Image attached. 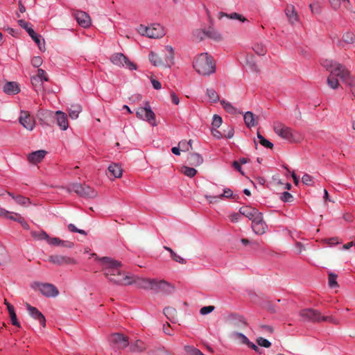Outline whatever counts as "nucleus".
<instances>
[{
    "instance_id": "nucleus-1",
    "label": "nucleus",
    "mask_w": 355,
    "mask_h": 355,
    "mask_svg": "<svg viewBox=\"0 0 355 355\" xmlns=\"http://www.w3.org/2000/svg\"><path fill=\"white\" fill-rule=\"evenodd\" d=\"M193 66L196 72L202 76H209L216 69L213 58L207 53L198 55L195 58Z\"/></svg>"
},
{
    "instance_id": "nucleus-2",
    "label": "nucleus",
    "mask_w": 355,
    "mask_h": 355,
    "mask_svg": "<svg viewBox=\"0 0 355 355\" xmlns=\"http://www.w3.org/2000/svg\"><path fill=\"white\" fill-rule=\"evenodd\" d=\"M302 321L311 322H329L333 324H338L337 320L332 316H323L320 311L313 309H304L299 312Z\"/></svg>"
},
{
    "instance_id": "nucleus-3",
    "label": "nucleus",
    "mask_w": 355,
    "mask_h": 355,
    "mask_svg": "<svg viewBox=\"0 0 355 355\" xmlns=\"http://www.w3.org/2000/svg\"><path fill=\"white\" fill-rule=\"evenodd\" d=\"M101 262L103 268L104 275L107 279H110V277L114 276V275L121 272V263L119 261H115L110 257H103L98 259Z\"/></svg>"
},
{
    "instance_id": "nucleus-4",
    "label": "nucleus",
    "mask_w": 355,
    "mask_h": 355,
    "mask_svg": "<svg viewBox=\"0 0 355 355\" xmlns=\"http://www.w3.org/2000/svg\"><path fill=\"white\" fill-rule=\"evenodd\" d=\"M137 31L140 35H146L150 38H160L165 35L164 28L159 24H152L149 26L141 24Z\"/></svg>"
},
{
    "instance_id": "nucleus-5",
    "label": "nucleus",
    "mask_w": 355,
    "mask_h": 355,
    "mask_svg": "<svg viewBox=\"0 0 355 355\" xmlns=\"http://www.w3.org/2000/svg\"><path fill=\"white\" fill-rule=\"evenodd\" d=\"M273 130L276 135L289 142L297 141L293 130L280 122H275Z\"/></svg>"
},
{
    "instance_id": "nucleus-6",
    "label": "nucleus",
    "mask_w": 355,
    "mask_h": 355,
    "mask_svg": "<svg viewBox=\"0 0 355 355\" xmlns=\"http://www.w3.org/2000/svg\"><path fill=\"white\" fill-rule=\"evenodd\" d=\"M31 286L47 297H56L59 294L58 288L51 284L34 282Z\"/></svg>"
},
{
    "instance_id": "nucleus-7",
    "label": "nucleus",
    "mask_w": 355,
    "mask_h": 355,
    "mask_svg": "<svg viewBox=\"0 0 355 355\" xmlns=\"http://www.w3.org/2000/svg\"><path fill=\"white\" fill-rule=\"evenodd\" d=\"M136 116L138 119L147 121L150 125H156L155 114L151 110L148 102L146 103L144 107H139L136 111Z\"/></svg>"
},
{
    "instance_id": "nucleus-8",
    "label": "nucleus",
    "mask_w": 355,
    "mask_h": 355,
    "mask_svg": "<svg viewBox=\"0 0 355 355\" xmlns=\"http://www.w3.org/2000/svg\"><path fill=\"white\" fill-rule=\"evenodd\" d=\"M69 191H74L80 197L83 198H94L96 196V192L90 187L85 184H72L69 189Z\"/></svg>"
},
{
    "instance_id": "nucleus-9",
    "label": "nucleus",
    "mask_w": 355,
    "mask_h": 355,
    "mask_svg": "<svg viewBox=\"0 0 355 355\" xmlns=\"http://www.w3.org/2000/svg\"><path fill=\"white\" fill-rule=\"evenodd\" d=\"M110 61L114 64L119 67H125L130 70L136 69V64L129 60L128 58L121 53H116L112 55Z\"/></svg>"
},
{
    "instance_id": "nucleus-10",
    "label": "nucleus",
    "mask_w": 355,
    "mask_h": 355,
    "mask_svg": "<svg viewBox=\"0 0 355 355\" xmlns=\"http://www.w3.org/2000/svg\"><path fill=\"white\" fill-rule=\"evenodd\" d=\"M132 275H129L128 274L121 271L117 274L116 273L114 276L110 277V279H108V281L116 285L128 286L132 284Z\"/></svg>"
},
{
    "instance_id": "nucleus-11",
    "label": "nucleus",
    "mask_w": 355,
    "mask_h": 355,
    "mask_svg": "<svg viewBox=\"0 0 355 355\" xmlns=\"http://www.w3.org/2000/svg\"><path fill=\"white\" fill-rule=\"evenodd\" d=\"M48 261L58 266L73 265L76 263V261L73 258L62 254L51 255L49 257Z\"/></svg>"
},
{
    "instance_id": "nucleus-12",
    "label": "nucleus",
    "mask_w": 355,
    "mask_h": 355,
    "mask_svg": "<svg viewBox=\"0 0 355 355\" xmlns=\"http://www.w3.org/2000/svg\"><path fill=\"white\" fill-rule=\"evenodd\" d=\"M330 74L335 77H339L341 80L347 82L349 80L350 75L349 71L345 68V67L340 63L334 64V68L331 69Z\"/></svg>"
},
{
    "instance_id": "nucleus-13",
    "label": "nucleus",
    "mask_w": 355,
    "mask_h": 355,
    "mask_svg": "<svg viewBox=\"0 0 355 355\" xmlns=\"http://www.w3.org/2000/svg\"><path fill=\"white\" fill-rule=\"evenodd\" d=\"M153 291L155 292H162L166 294H171L174 291V287L164 280L154 279Z\"/></svg>"
},
{
    "instance_id": "nucleus-14",
    "label": "nucleus",
    "mask_w": 355,
    "mask_h": 355,
    "mask_svg": "<svg viewBox=\"0 0 355 355\" xmlns=\"http://www.w3.org/2000/svg\"><path fill=\"white\" fill-rule=\"evenodd\" d=\"M252 228L255 234L259 235L263 234L266 232L268 226L263 220L262 213L259 214L252 222Z\"/></svg>"
},
{
    "instance_id": "nucleus-15",
    "label": "nucleus",
    "mask_w": 355,
    "mask_h": 355,
    "mask_svg": "<svg viewBox=\"0 0 355 355\" xmlns=\"http://www.w3.org/2000/svg\"><path fill=\"white\" fill-rule=\"evenodd\" d=\"M73 16L78 24L83 28H89L92 24V20L89 15L81 10L74 12Z\"/></svg>"
},
{
    "instance_id": "nucleus-16",
    "label": "nucleus",
    "mask_w": 355,
    "mask_h": 355,
    "mask_svg": "<svg viewBox=\"0 0 355 355\" xmlns=\"http://www.w3.org/2000/svg\"><path fill=\"white\" fill-rule=\"evenodd\" d=\"M110 341L119 349H124L129 345L128 338L121 334H114L111 335Z\"/></svg>"
},
{
    "instance_id": "nucleus-17",
    "label": "nucleus",
    "mask_w": 355,
    "mask_h": 355,
    "mask_svg": "<svg viewBox=\"0 0 355 355\" xmlns=\"http://www.w3.org/2000/svg\"><path fill=\"white\" fill-rule=\"evenodd\" d=\"M19 123L27 130H32L35 125V120L28 111H21Z\"/></svg>"
},
{
    "instance_id": "nucleus-18",
    "label": "nucleus",
    "mask_w": 355,
    "mask_h": 355,
    "mask_svg": "<svg viewBox=\"0 0 355 355\" xmlns=\"http://www.w3.org/2000/svg\"><path fill=\"white\" fill-rule=\"evenodd\" d=\"M132 279L131 280H132V284H135L137 287L147 290H153L155 279H146L134 275H132Z\"/></svg>"
},
{
    "instance_id": "nucleus-19",
    "label": "nucleus",
    "mask_w": 355,
    "mask_h": 355,
    "mask_svg": "<svg viewBox=\"0 0 355 355\" xmlns=\"http://www.w3.org/2000/svg\"><path fill=\"white\" fill-rule=\"evenodd\" d=\"M229 324L234 328L243 329L246 327V322L243 317L237 314H231L227 318Z\"/></svg>"
},
{
    "instance_id": "nucleus-20",
    "label": "nucleus",
    "mask_w": 355,
    "mask_h": 355,
    "mask_svg": "<svg viewBox=\"0 0 355 355\" xmlns=\"http://www.w3.org/2000/svg\"><path fill=\"white\" fill-rule=\"evenodd\" d=\"M26 309L29 315L35 320H37L42 327L46 326V319L44 315L35 307L32 306L29 304H26Z\"/></svg>"
},
{
    "instance_id": "nucleus-21",
    "label": "nucleus",
    "mask_w": 355,
    "mask_h": 355,
    "mask_svg": "<svg viewBox=\"0 0 355 355\" xmlns=\"http://www.w3.org/2000/svg\"><path fill=\"white\" fill-rule=\"evenodd\" d=\"M239 213L248 218L252 222L261 214L257 209L248 206L241 207Z\"/></svg>"
},
{
    "instance_id": "nucleus-22",
    "label": "nucleus",
    "mask_w": 355,
    "mask_h": 355,
    "mask_svg": "<svg viewBox=\"0 0 355 355\" xmlns=\"http://www.w3.org/2000/svg\"><path fill=\"white\" fill-rule=\"evenodd\" d=\"M55 116L57 124L62 130H66L69 126L67 116L66 114L61 111H57L55 112Z\"/></svg>"
},
{
    "instance_id": "nucleus-23",
    "label": "nucleus",
    "mask_w": 355,
    "mask_h": 355,
    "mask_svg": "<svg viewBox=\"0 0 355 355\" xmlns=\"http://www.w3.org/2000/svg\"><path fill=\"white\" fill-rule=\"evenodd\" d=\"M245 124L248 128L254 127L258 124V117L252 112H246L243 115Z\"/></svg>"
},
{
    "instance_id": "nucleus-24",
    "label": "nucleus",
    "mask_w": 355,
    "mask_h": 355,
    "mask_svg": "<svg viewBox=\"0 0 355 355\" xmlns=\"http://www.w3.org/2000/svg\"><path fill=\"white\" fill-rule=\"evenodd\" d=\"M147 348L146 345L141 340H136L131 342L130 345V351L135 353H141Z\"/></svg>"
},
{
    "instance_id": "nucleus-25",
    "label": "nucleus",
    "mask_w": 355,
    "mask_h": 355,
    "mask_svg": "<svg viewBox=\"0 0 355 355\" xmlns=\"http://www.w3.org/2000/svg\"><path fill=\"white\" fill-rule=\"evenodd\" d=\"M46 154V152L45 150H37L31 153L28 157V159L31 163L37 164L43 159Z\"/></svg>"
},
{
    "instance_id": "nucleus-26",
    "label": "nucleus",
    "mask_w": 355,
    "mask_h": 355,
    "mask_svg": "<svg viewBox=\"0 0 355 355\" xmlns=\"http://www.w3.org/2000/svg\"><path fill=\"white\" fill-rule=\"evenodd\" d=\"M3 90L7 94H15L19 92L20 89L17 83L8 82L4 85Z\"/></svg>"
},
{
    "instance_id": "nucleus-27",
    "label": "nucleus",
    "mask_w": 355,
    "mask_h": 355,
    "mask_svg": "<svg viewBox=\"0 0 355 355\" xmlns=\"http://www.w3.org/2000/svg\"><path fill=\"white\" fill-rule=\"evenodd\" d=\"M166 55L164 58V67H169L173 63L174 53L171 46H167L165 48Z\"/></svg>"
},
{
    "instance_id": "nucleus-28",
    "label": "nucleus",
    "mask_w": 355,
    "mask_h": 355,
    "mask_svg": "<svg viewBox=\"0 0 355 355\" xmlns=\"http://www.w3.org/2000/svg\"><path fill=\"white\" fill-rule=\"evenodd\" d=\"M28 33L31 36V37L34 40V42L37 44L39 49L41 51L44 50V39L41 40V36L35 33L33 28H30L28 30Z\"/></svg>"
},
{
    "instance_id": "nucleus-29",
    "label": "nucleus",
    "mask_w": 355,
    "mask_h": 355,
    "mask_svg": "<svg viewBox=\"0 0 355 355\" xmlns=\"http://www.w3.org/2000/svg\"><path fill=\"white\" fill-rule=\"evenodd\" d=\"M187 160L189 164L195 166H200L203 162V158L202 156L196 153H190Z\"/></svg>"
},
{
    "instance_id": "nucleus-30",
    "label": "nucleus",
    "mask_w": 355,
    "mask_h": 355,
    "mask_svg": "<svg viewBox=\"0 0 355 355\" xmlns=\"http://www.w3.org/2000/svg\"><path fill=\"white\" fill-rule=\"evenodd\" d=\"M164 314L172 322L178 321V312L175 309L168 306L164 309Z\"/></svg>"
},
{
    "instance_id": "nucleus-31",
    "label": "nucleus",
    "mask_w": 355,
    "mask_h": 355,
    "mask_svg": "<svg viewBox=\"0 0 355 355\" xmlns=\"http://www.w3.org/2000/svg\"><path fill=\"white\" fill-rule=\"evenodd\" d=\"M108 171L115 178H119L122 176L123 171L121 166L118 164H111L108 167Z\"/></svg>"
},
{
    "instance_id": "nucleus-32",
    "label": "nucleus",
    "mask_w": 355,
    "mask_h": 355,
    "mask_svg": "<svg viewBox=\"0 0 355 355\" xmlns=\"http://www.w3.org/2000/svg\"><path fill=\"white\" fill-rule=\"evenodd\" d=\"M286 14L290 21L291 23L293 24L296 22L298 19L297 14L295 10V8L293 6L290 5L288 6L286 9Z\"/></svg>"
},
{
    "instance_id": "nucleus-33",
    "label": "nucleus",
    "mask_w": 355,
    "mask_h": 355,
    "mask_svg": "<svg viewBox=\"0 0 355 355\" xmlns=\"http://www.w3.org/2000/svg\"><path fill=\"white\" fill-rule=\"evenodd\" d=\"M148 57L150 62L155 66L164 67L165 62H164V58H160L157 54L154 52H150Z\"/></svg>"
},
{
    "instance_id": "nucleus-34",
    "label": "nucleus",
    "mask_w": 355,
    "mask_h": 355,
    "mask_svg": "<svg viewBox=\"0 0 355 355\" xmlns=\"http://www.w3.org/2000/svg\"><path fill=\"white\" fill-rule=\"evenodd\" d=\"M220 104L223 106V109L228 113L231 114H236L238 111L237 109L234 107L230 103L225 101L221 100Z\"/></svg>"
},
{
    "instance_id": "nucleus-35",
    "label": "nucleus",
    "mask_w": 355,
    "mask_h": 355,
    "mask_svg": "<svg viewBox=\"0 0 355 355\" xmlns=\"http://www.w3.org/2000/svg\"><path fill=\"white\" fill-rule=\"evenodd\" d=\"M8 194L10 196H12V198L15 200V202L17 203H18L20 205L26 206H26H28V205H29L31 204V201H30L29 198H26V197L22 196H14L10 193H9Z\"/></svg>"
},
{
    "instance_id": "nucleus-36",
    "label": "nucleus",
    "mask_w": 355,
    "mask_h": 355,
    "mask_svg": "<svg viewBox=\"0 0 355 355\" xmlns=\"http://www.w3.org/2000/svg\"><path fill=\"white\" fill-rule=\"evenodd\" d=\"M81 111V107L79 105H72L69 110V116L71 119H76Z\"/></svg>"
},
{
    "instance_id": "nucleus-37",
    "label": "nucleus",
    "mask_w": 355,
    "mask_h": 355,
    "mask_svg": "<svg viewBox=\"0 0 355 355\" xmlns=\"http://www.w3.org/2000/svg\"><path fill=\"white\" fill-rule=\"evenodd\" d=\"M205 31H206L207 37H208L212 40H214L216 41H219L222 39L220 34L213 28L210 27L208 28V30H207Z\"/></svg>"
},
{
    "instance_id": "nucleus-38",
    "label": "nucleus",
    "mask_w": 355,
    "mask_h": 355,
    "mask_svg": "<svg viewBox=\"0 0 355 355\" xmlns=\"http://www.w3.org/2000/svg\"><path fill=\"white\" fill-rule=\"evenodd\" d=\"M231 337L235 339H238L241 343L245 344L248 346L250 343L249 339L241 333L234 331L231 334Z\"/></svg>"
},
{
    "instance_id": "nucleus-39",
    "label": "nucleus",
    "mask_w": 355,
    "mask_h": 355,
    "mask_svg": "<svg viewBox=\"0 0 355 355\" xmlns=\"http://www.w3.org/2000/svg\"><path fill=\"white\" fill-rule=\"evenodd\" d=\"M181 172L189 178L194 177L197 173V171L194 168L189 167L187 166H183L181 168Z\"/></svg>"
},
{
    "instance_id": "nucleus-40",
    "label": "nucleus",
    "mask_w": 355,
    "mask_h": 355,
    "mask_svg": "<svg viewBox=\"0 0 355 355\" xmlns=\"http://www.w3.org/2000/svg\"><path fill=\"white\" fill-rule=\"evenodd\" d=\"M42 82L43 80H42L40 78H38L35 76L31 78V83L33 85L35 90L36 92L42 89Z\"/></svg>"
},
{
    "instance_id": "nucleus-41",
    "label": "nucleus",
    "mask_w": 355,
    "mask_h": 355,
    "mask_svg": "<svg viewBox=\"0 0 355 355\" xmlns=\"http://www.w3.org/2000/svg\"><path fill=\"white\" fill-rule=\"evenodd\" d=\"M253 51L259 55H264L266 52V48L262 44L259 43H257L253 46Z\"/></svg>"
},
{
    "instance_id": "nucleus-42",
    "label": "nucleus",
    "mask_w": 355,
    "mask_h": 355,
    "mask_svg": "<svg viewBox=\"0 0 355 355\" xmlns=\"http://www.w3.org/2000/svg\"><path fill=\"white\" fill-rule=\"evenodd\" d=\"M327 85L332 89H337L339 86V83L336 77L329 74L327 78Z\"/></svg>"
},
{
    "instance_id": "nucleus-43",
    "label": "nucleus",
    "mask_w": 355,
    "mask_h": 355,
    "mask_svg": "<svg viewBox=\"0 0 355 355\" xmlns=\"http://www.w3.org/2000/svg\"><path fill=\"white\" fill-rule=\"evenodd\" d=\"M257 138L259 139V142L260 143L261 145H262L263 146L266 147V148H270L272 149L273 148V144L269 141L268 140H267L266 139H265L260 133L259 132H257Z\"/></svg>"
},
{
    "instance_id": "nucleus-44",
    "label": "nucleus",
    "mask_w": 355,
    "mask_h": 355,
    "mask_svg": "<svg viewBox=\"0 0 355 355\" xmlns=\"http://www.w3.org/2000/svg\"><path fill=\"white\" fill-rule=\"evenodd\" d=\"M31 236L37 240H47L49 239V235L44 231L40 232H31Z\"/></svg>"
},
{
    "instance_id": "nucleus-45",
    "label": "nucleus",
    "mask_w": 355,
    "mask_h": 355,
    "mask_svg": "<svg viewBox=\"0 0 355 355\" xmlns=\"http://www.w3.org/2000/svg\"><path fill=\"white\" fill-rule=\"evenodd\" d=\"M220 15H221V16H226L227 17H228L231 19H238L242 22L247 21L246 18H245L243 15L238 14L236 12H232L230 15H227L224 12H221Z\"/></svg>"
},
{
    "instance_id": "nucleus-46",
    "label": "nucleus",
    "mask_w": 355,
    "mask_h": 355,
    "mask_svg": "<svg viewBox=\"0 0 355 355\" xmlns=\"http://www.w3.org/2000/svg\"><path fill=\"white\" fill-rule=\"evenodd\" d=\"M343 40L347 44H353L355 41V35L352 32H347L343 34Z\"/></svg>"
},
{
    "instance_id": "nucleus-47",
    "label": "nucleus",
    "mask_w": 355,
    "mask_h": 355,
    "mask_svg": "<svg viewBox=\"0 0 355 355\" xmlns=\"http://www.w3.org/2000/svg\"><path fill=\"white\" fill-rule=\"evenodd\" d=\"M207 94L209 99L214 103H216L219 100V96L214 89H207Z\"/></svg>"
},
{
    "instance_id": "nucleus-48",
    "label": "nucleus",
    "mask_w": 355,
    "mask_h": 355,
    "mask_svg": "<svg viewBox=\"0 0 355 355\" xmlns=\"http://www.w3.org/2000/svg\"><path fill=\"white\" fill-rule=\"evenodd\" d=\"M337 279V275L330 272L329 274V286L331 288H336L338 287V284L336 281Z\"/></svg>"
},
{
    "instance_id": "nucleus-49",
    "label": "nucleus",
    "mask_w": 355,
    "mask_h": 355,
    "mask_svg": "<svg viewBox=\"0 0 355 355\" xmlns=\"http://www.w3.org/2000/svg\"><path fill=\"white\" fill-rule=\"evenodd\" d=\"M15 215L16 216V221L20 223L25 230H28L29 225L25 221L24 218L19 214H15Z\"/></svg>"
},
{
    "instance_id": "nucleus-50",
    "label": "nucleus",
    "mask_w": 355,
    "mask_h": 355,
    "mask_svg": "<svg viewBox=\"0 0 355 355\" xmlns=\"http://www.w3.org/2000/svg\"><path fill=\"white\" fill-rule=\"evenodd\" d=\"M257 343L259 346L264 347L266 348H268L271 346L270 342L262 337L258 338L257 339Z\"/></svg>"
},
{
    "instance_id": "nucleus-51",
    "label": "nucleus",
    "mask_w": 355,
    "mask_h": 355,
    "mask_svg": "<svg viewBox=\"0 0 355 355\" xmlns=\"http://www.w3.org/2000/svg\"><path fill=\"white\" fill-rule=\"evenodd\" d=\"M338 62H334L333 60H326L322 62L323 67L331 73V69L334 68V64H337Z\"/></svg>"
},
{
    "instance_id": "nucleus-52",
    "label": "nucleus",
    "mask_w": 355,
    "mask_h": 355,
    "mask_svg": "<svg viewBox=\"0 0 355 355\" xmlns=\"http://www.w3.org/2000/svg\"><path fill=\"white\" fill-rule=\"evenodd\" d=\"M222 122H223V120L220 116L216 115V114H215L214 116L213 121H212V125L214 128H219L221 125Z\"/></svg>"
},
{
    "instance_id": "nucleus-53",
    "label": "nucleus",
    "mask_w": 355,
    "mask_h": 355,
    "mask_svg": "<svg viewBox=\"0 0 355 355\" xmlns=\"http://www.w3.org/2000/svg\"><path fill=\"white\" fill-rule=\"evenodd\" d=\"M205 198L209 201V202L210 204L217 203L220 201V200H221L220 195H216V196L206 195Z\"/></svg>"
},
{
    "instance_id": "nucleus-54",
    "label": "nucleus",
    "mask_w": 355,
    "mask_h": 355,
    "mask_svg": "<svg viewBox=\"0 0 355 355\" xmlns=\"http://www.w3.org/2000/svg\"><path fill=\"white\" fill-rule=\"evenodd\" d=\"M68 230L71 232H77L83 235H87V232L80 229H78L73 224L68 225Z\"/></svg>"
},
{
    "instance_id": "nucleus-55",
    "label": "nucleus",
    "mask_w": 355,
    "mask_h": 355,
    "mask_svg": "<svg viewBox=\"0 0 355 355\" xmlns=\"http://www.w3.org/2000/svg\"><path fill=\"white\" fill-rule=\"evenodd\" d=\"M171 257L176 262H178L181 264H185L187 263L186 260L178 255L176 252H173Z\"/></svg>"
},
{
    "instance_id": "nucleus-56",
    "label": "nucleus",
    "mask_w": 355,
    "mask_h": 355,
    "mask_svg": "<svg viewBox=\"0 0 355 355\" xmlns=\"http://www.w3.org/2000/svg\"><path fill=\"white\" fill-rule=\"evenodd\" d=\"M42 59L40 56H35L31 60V64L34 67H39L42 64Z\"/></svg>"
},
{
    "instance_id": "nucleus-57",
    "label": "nucleus",
    "mask_w": 355,
    "mask_h": 355,
    "mask_svg": "<svg viewBox=\"0 0 355 355\" xmlns=\"http://www.w3.org/2000/svg\"><path fill=\"white\" fill-rule=\"evenodd\" d=\"M219 195L221 199L233 198V192L230 189H225L223 193Z\"/></svg>"
},
{
    "instance_id": "nucleus-58",
    "label": "nucleus",
    "mask_w": 355,
    "mask_h": 355,
    "mask_svg": "<svg viewBox=\"0 0 355 355\" xmlns=\"http://www.w3.org/2000/svg\"><path fill=\"white\" fill-rule=\"evenodd\" d=\"M302 181L306 185H312L313 178L310 175L306 173L302 176Z\"/></svg>"
},
{
    "instance_id": "nucleus-59",
    "label": "nucleus",
    "mask_w": 355,
    "mask_h": 355,
    "mask_svg": "<svg viewBox=\"0 0 355 355\" xmlns=\"http://www.w3.org/2000/svg\"><path fill=\"white\" fill-rule=\"evenodd\" d=\"M35 76H37L38 78H40V79L42 80H44V81H48L49 80V78H48L45 71L42 69H37V75Z\"/></svg>"
},
{
    "instance_id": "nucleus-60",
    "label": "nucleus",
    "mask_w": 355,
    "mask_h": 355,
    "mask_svg": "<svg viewBox=\"0 0 355 355\" xmlns=\"http://www.w3.org/2000/svg\"><path fill=\"white\" fill-rule=\"evenodd\" d=\"M194 37H196L197 40H202L205 38L206 35V31H203V30H197L195 31L194 33Z\"/></svg>"
},
{
    "instance_id": "nucleus-61",
    "label": "nucleus",
    "mask_w": 355,
    "mask_h": 355,
    "mask_svg": "<svg viewBox=\"0 0 355 355\" xmlns=\"http://www.w3.org/2000/svg\"><path fill=\"white\" fill-rule=\"evenodd\" d=\"M214 309H215L214 306H203L202 308L200 309V313L202 315H207V314L212 312L214 310Z\"/></svg>"
},
{
    "instance_id": "nucleus-62",
    "label": "nucleus",
    "mask_w": 355,
    "mask_h": 355,
    "mask_svg": "<svg viewBox=\"0 0 355 355\" xmlns=\"http://www.w3.org/2000/svg\"><path fill=\"white\" fill-rule=\"evenodd\" d=\"M293 198V196L287 191L282 193L281 197V200L284 202H291L292 201Z\"/></svg>"
},
{
    "instance_id": "nucleus-63",
    "label": "nucleus",
    "mask_w": 355,
    "mask_h": 355,
    "mask_svg": "<svg viewBox=\"0 0 355 355\" xmlns=\"http://www.w3.org/2000/svg\"><path fill=\"white\" fill-rule=\"evenodd\" d=\"M47 242L49 244L51 245H60L61 243V239L57 237L50 238L49 236V239H47Z\"/></svg>"
},
{
    "instance_id": "nucleus-64",
    "label": "nucleus",
    "mask_w": 355,
    "mask_h": 355,
    "mask_svg": "<svg viewBox=\"0 0 355 355\" xmlns=\"http://www.w3.org/2000/svg\"><path fill=\"white\" fill-rule=\"evenodd\" d=\"M9 315H10L12 324L17 327H20V324L17 320V315H16L15 312L10 313L9 314Z\"/></svg>"
}]
</instances>
